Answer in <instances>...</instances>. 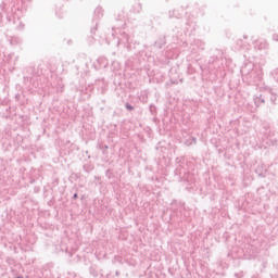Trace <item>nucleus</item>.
Returning a JSON list of instances; mask_svg holds the SVG:
<instances>
[{
	"label": "nucleus",
	"mask_w": 278,
	"mask_h": 278,
	"mask_svg": "<svg viewBox=\"0 0 278 278\" xmlns=\"http://www.w3.org/2000/svg\"><path fill=\"white\" fill-rule=\"evenodd\" d=\"M176 11H173V13H169V16H175V18H179V15L175 14Z\"/></svg>",
	"instance_id": "obj_14"
},
{
	"label": "nucleus",
	"mask_w": 278,
	"mask_h": 278,
	"mask_svg": "<svg viewBox=\"0 0 278 278\" xmlns=\"http://www.w3.org/2000/svg\"><path fill=\"white\" fill-rule=\"evenodd\" d=\"M9 42L13 47H16V45H22L23 43V39H21V37L11 36V37H9Z\"/></svg>",
	"instance_id": "obj_6"
},
{
	"label": "nucleus",
	"mask_w": 278,
	"mask_h": 278,
	"mask_svg": "<svg viewBox=\"0 0 278 278\" xmlns=\"http://www.w3.org/2000/svg\"><path fill=\"white\" fill-rule=\"evenodd\" d=\"M126 110H129V112H131V110H134V105L126 103L125 104Z\"/></svg>",
	"instance_id": "obj_13"
},
{
	"label": "nucleus",
	"mask_w": 278,
	"mask_h": 278,
	"mask_svg": "<svg viewBox=\"0 0 278 278\" xmlns=\"http://www.w3.org/2000/svg\"><path fill=\"white\" fill-rule=\"evenodd\" d=\"M142 11V4L137 3L134 5V12L140 13Z\"/></svg>",
	"instance_id": "obj_11"
},
{
	"label": "nucleus",
	"mask_w": 278,
	"mask_h": 278,
	"mask_svg": "<svg viewBox=\"0 0 278 278\" xmlns=\"http://www.w3.org/2000/svg\"><path fill=\"white\" fill-rule=\"evenodd\" d=\"M247 66H249V71H253V65H245L241 68V74L242 75H249V71L247 70Z\"/></svg>",
	"instance_id": "obj_10"
},
{
	"label": "nucleus",
	"mask_w": 278,
	"mask_h": 278,
	"mask_svg": "<svg viewBox=\"0 0 278 278\" xmlns=\"http://www.w3.org/2000/svg\"><path fill=\"white\" fill-rule=\"evenodd\" d=\"M115 275L118 277V271H116Z\"/></svg>",
	"instance_id": "obj_23"
},
{
	"label": "nucleus",
	"mask_w": 278,
	"mask_h": 278,
	"mask_svg": "<svg viewBox=\"0 0 278 278\" xmlns=\"http://www.w3.org/2000/svg\"><path fill=\"white\" fill-rule=\"evenodd\" d=\"M100 18H103V9L98 7L93 12V21H99Z\"/></svg>",
	"instance_id": "obj_5"
},
{
	"label": "nucleus",
	"mask_w": 278,
	"mask_h": 278,
	"mask_svg": "<svg viewBox=\"0 0 278 278\" xmlns=\"http://www.w3.org/2000/svg\"><path fill=\"white\" fill-rule=\"evenodd\" d=\"M17 278H23V277H17Z\"/></svg>",
	"instance_id": "obj_24"
},
{
	"label": "nucleus",
	"mask_w": 278,
	"mask_h": 278,
	"mask_svg": "<svg viewBox=\"0 0 278 278\" xmlns=\"http://www.w3.org/2000/svg\"><path fill=\"white\" fill-rule=\"evenodd\" d=\"M77 198H78L77 193H74L73 199H77Z\"/></svg>",
	"instance_id": "obj_18"
},
{
	"label": "nucleus",
	"mask_w": 278,
	"mask_h": 278,
	"mask_svg": "<svg viewBox=\"0 0 278 278\" xmlns=\"http://www.w3.org/2000/svg\"><path fill=\"white\" fill-rule=\"evenodd\" d=\"M164 45H166V40L165 39H160V40L154 42V47L156 49H162V47H164Z\"/></svg>",
	"instance_id": "obj_8"
},
{
	"label": "nucleus",
	"mask_w": 278,
	"mask_h": 278,
	"mask_svg": "<svg viewBox=\"0 0 278 278\" xmlns=\"http://www.w3.org/2000/svg\"><path fill=\"white\" fill-rule=\"evenodd\" d=\"M243 38L247 39L248 38L247 35H244Z\"/></svg>",
	"instance_id": "obj_21"
},
{
	"label": "nucleus",
	"mask_w": 278,
	"mask_h": 278,
	"mask_svg": "<svg viewBox=\"0 0 278 278\" xmlns=\"http://www.w3.org/2000/svg\"><path fill=\"white\" fill-rule=\"evenodd\" d=\"M242 40H238V45H241Z\"/></svg>",
	"instance_id": "obj_19"
},
{
	"label": "nucleus",
	"mask_w": 278,
	"mask_h": 278,
	"mask_svg": "<svg viewBox=\"0 0 278 278\" xmlns=\"http://www.w3.org/2000/svg\"><path fill=\"white\" fill-rule=\"evenodd\" d=\"M104 149H109V147H108V146H104Z\"/></svg>",
	"instance_id": "obj_22"
},
{
	"label": "nucleus",
	"mask_w": 278,
	"mask_h": 278,
	"mask_svg": "<svg viewBox=\"0 0 278 278\" xmlns=\"http://www.w3.org/2000/svg\"><path fill=\"white\" fill-rule=\"evenodd\" d=\"M278 132L269 130L267 134V138L271 144V147H276V144H278V139L275 138L277 136Z\"/></svg>",
	"instance_id": "obj_4"
},
{
	"label": "nucleus",
	"mask_w": 278,
	"mask_h": 278,
	"mask_svg": "<svg viewBox=\"0 0 278 278\" xmlns=\"http://www.w3.org/2000/svg\"><path fill=\"white\" fill-rule=\"evenodd\" d=\"M119 45H124V47H126L127 51H130L131 36L127 35L125 31L121 33V38L117 41V47H119Z\"/></svg>",
	"instance_id": "obj_1"
},
{
	"label": "nucleus",
	"mask_w": 278,
	"mask_h": 278,
	"mask_svg": "<svg viewBox=\"0 0 278 278\" xmlns=\"http://www.w3.org/2000/svg\"><path fill=\"white\" fill-rule=\"evenodd\" d=\"M186 147H191V144H197V137H191L185 141Z\"/></svg>",
	"instance_id": "obj_9"
},
{
	"label": "nucleus",
	"mask_w": 278,
	"mask_h": 278,
	"mask_svg": "<svg viewBox=\"0 0 278 278\" xmlns=\"http://www.w3.org/2000/svg\"><path fill=\"white\" fill-rule=\"evenodd\" d=\"M176 173L182 178L185 181H192V178L188 177V175H190V173L186 172V168L181 165H179L177 168H176Z\"/></svg>",
	"instance_id": "obj_2"
},
{
	"label": "nucleus",
	"mask_w": 278,
	"mask_h": 278,
	"mask_svg": "<svg viewBox=\"0 0 278 278\" xmlns=\"http://www.w3.org/2000/svg\"><path fill=\"white\" fill-rule=\"evenodd\" d=\"M17 29H25V24L21 23L20 26H17Z\"/></svg>",
	"instance_id": "obj_16"
},
{
	"label": "nucleus",
	"mask_w": 278,
	"mask_h": 278,
	"mask_svg": "<svg viewBox=\"0 0 278 278\" xmlns=\"http://www.w3.org/2000/svg\"><path fill=\"white\" fill-rule=\"evenodd\" d=\"M254 49H257L258 51H266V49H268V42L266 40H257L254 43Z\"/></svg>",
	"instance_id": "obj_3"
},
{
	"label": "nucleus",
	"mask_w": 278,
	"mask_h": 278,
	"mask_svg": "<svg viewBox=\"0 0 278 278\" xmlns=\"http://www.w3.org/2000/svg\"><path fill=\"white\" fill-rule=\"evenodd\" d=\"M11 11L14 12V7L11 8Z\"/></svg>",
	"instance_id": "obj_20"
},
{
	"label": "nucleus",
	"mask_w": 278,
	"mask_h": 278,
	"mask_svg": "<svg viewBox=\"0 0 278 278\" xmlns=\"http://www.w3.org/2000/svg\"><path fill=\"white\" fill-rule=\"evenodd\" d=\"M150 112H155V105H153V104H150Z\"/></svg>",
	"instance_id": "obj_15"
},
{
	"label": "nucleus",
	"mask_w": 278,
	"mask_h": 278,
	"mask_svg": "<svg viewBox=\"0 0 278 278\" xmlns=\"http://www.w3.org/2000/svg\"><path fill=\"white\" fill-rule=\"evenodd\" d=\"M31 0H22V3H29Z\"/></svg>",
	"instance_id": "obj_17"
},
{
	"label": "nucleus",
	"mask_w": 278,
	"mask_h": 278,
	"mask_svg": "<svg viewBox=\"0 0 278 278\" xmlns=\"http://www.w3.org/2000/svg\"><path fill=\"white\" fill-rule=\"evenodd\" d=\"M254 103H255L256 108H260V105H262V103H265L264 96H262V94L256 96L254 98Z\"/></svg>",
	"instance_id": "obj_7"
},
{
	"label": "nucleus",
	"mask_w": 278,
	"mask_h": 278,
	"mask_svg": "<svg viewBox=\"0 0 278 278\" xmlns=\"http://www.w3.org/2000/svg\"><path fill=\"white\" fill-rule=\"evenodd\" d=\"M270 92V101L271 103H275V101H277V93L269 91Z\"/></svg>",
	"instance_id": "obj_12"
}]
</instances>
